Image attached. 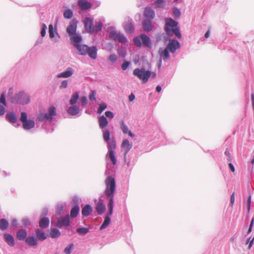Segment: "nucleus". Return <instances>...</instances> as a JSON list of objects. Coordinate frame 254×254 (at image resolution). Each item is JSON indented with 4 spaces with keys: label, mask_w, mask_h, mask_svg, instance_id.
<instances>
[{
    "label": "nucleus",
    "mask_w": 254,
    "mask_h": 254,
    "mask_svg": "<svg viewBox=\"0 0 254 254\" xmlns=\"http://www.w3.org/2000/svg\"><path fill=\"white\" fill-rule=\"evenodd\" d=\"M103 27V24L101 22H98L95 23L93 27V33H97L100 31Z\"/></svg>",
    "instance_id": "32"
},
{
    "label": "nucleus",
    "mask_w": 254,
    "mask_h": 254,
    "mask_svg": "<svg viewBox=\"0 0 254 254\" xmlns=\"http://www.w3.org/2000/svg\"><path fill=\"white\" fill-rule=\"evenodd\" d=\"M76 49L81 55H88L92 59L95 60L97 57V49L95 46L89 47L86 45H80Z\"/></svg>",
    "instance_id": "4"
},
{
    "label": "nucleus",
    "mask_w": 254,
    "mask_h": 254,
    "mask_svg": "<svg viewBox=\"0 0 254 254\" xmlns=\"http://www.w3.org/2000/svg\"><path fill=\"white\" fill-rule=\"evenodd\" d=\"M30 102V97L24 92L21 91L15 95L11 98L12 103H19L21 104H27Z\"/></svg>",
    "instance_id": "6"
},
{
    "label": "nucleus",
    "mask_w": 254,
    "mask_h": 254,
    "mask_svg": "<svg viewBox=\"0 0 254 254\" xmlns=\"http://www.w3.org/2000/svg\"><path fill=\"white\" fill-rule=\"evenodd\" d=\"M79 211V207L78 205H75L70 211V216L72 218H75Z\"/></svg>",
    "instance_id": "30"
},
{
    "label": "nucleus",
    "mask_w": 254,
    "mask_h": 254,
    "mask_svg": "<svg viewBox=\"0 0 254 254\" xmlns=\"http://www.w3.org/2000/svg\"><path fill=\"white\" fill-rule=\"evenodd\" d=\"M50 234L52 238H56L60 236L61 233L58 229L54 228L51 230Z\"/></svg>",
    "instance_id": "34"
},
{
    "label": "nucleus",
    "mask_w": 254,
    "mask_h": 254,
    "mask_svg": "<svg viewBox=\"0 0 254 254\" xmlns=\"http://www.w3.org/2000/svg\"><path fill=\"white\" fill-rule=\"evenodd\" d=\"M105 208V205L102 200L99 199V201L96 203L95 209L98 214L101 215L104 213Z\"/></svg>",
    "instance_id": "11"
},
{
    "label": "nucleus",
    "mask_w": 254,
    "mask_h": 254,
    "mask_svg": "<svg viewBox=\"0 0 254 254\" xmlns=\"http://www.w3.org/2000/svg\"><path fill=\"white\" fill-rule=\"evenodd\" d=\"M105 114L107 117L110 119H113L114 117V114L111 111H106Z\"/></svg>",
    "instance_id": "57"
},
{
    "label": "nucleus",
    "mask_w": 254,
    "mask_h": 254,
    "mask_svg": "<svg viewBox=\"0 0 254 254\" xmlns=\"http://www.w3.org/2000/svg\"><path fill=\"white\" fill-rule=\"evenodd\" d=\"M4 238L5 242L10 246H13L14 245V239L13 236L8 234H5L4 235Z\"/></svg>",
    "instance_id": "18"
},
{
    "label": "nucleus",
    "mask_w": 254,
    "mask_h": 254,
    "mask_svg": "<svg viewBox=\"0 0 254 254\" xmlns=\"http://www.w3.org/2000/svg\"><path fill=\"white\" fill-rule=\"evenodd\" d=\"M110 215H108L107 214L103 224L101 225V226L100 227V230H102V229L106 228L109 225V224H110V221H111V219H110Z\"/></svg>",
    "instance_id": "29"
},
{
    "label": "nucleus",
    "mask_w": 254,
    "mask_h": 254,
    "mask_svg": "<svg viewBox=\"0 0 254 254\" xmlns=\"http://www.w3.org/2000/svg\"><path fill=\"white\" fill-rule=\"evenodd\" d=\"M7 120L12 123H15L17 121L15 114L14 113H8L6 115Z\"/></svg>",
    "instance_id": "28"
},
{
    "label": "nucleus",
    "mask_w": 254,
    "mask_h": 254,
    "mask_svg": "<svg viewBox=\"0 0 254 254\" xmlns=\"http://www.w3.org/2000/svg\"><path fill=\"white\" fill-rule=\"evenodd\" d=\"M254 236L253 238H252L251 237L248 239L247 244L249 243V249H251V248L252 247L253 242H254Z\"/></svg>",
    "instance_id": "55"
},
{
    "label": "nucleus",
    "mask_w": 254,
    "mask_h": 254,
    "mask_svg": "<svg viewBox=\"0 0 254 254\" xmlns=\"http://www.w3.org/2000/svg\"><path fill=\"white\" fill-rule=\"evenodd\" d=\"M121 147L125 150V154L124 156L126 157L129 152V151L132 148V144L129 143L128 140L127 139H124L122 143Z\"/></svg>",
    "instance_id": "13"
},
{
    "label": "nucleus",
    "mask_w": 254,
    "mask_h": 254,
    "mask_svg": "<svg viewBox=\"0 0 254 254\" xmlns=\"http://www.w3.org/2000/svg\"><path fill=\"white\" fill-rule=\"evenodd\" d=\"M27 236V232L25 230L21 229L17 233V238L19 240H24Z\"/></svg>",
    "instance_id": "27"
},
{
    "label": "nucleus",
    "mask_w": 254,
    "mask_h": 254,
    "mask_svg": "<svg viewBox=\"0 0 254 254\" xmlns=\"http://www.w3.org/2000/svg\"><path fill=\"white\" fill-rule=\"evenodd\" d=\"M92 211V207L89 204H86L82 209L81 213L84 216H87Z\"/></svg>",
    "instance_id": "17"
},
{
    "label": "nucleus",
    "mask_w": 254,
    "mask_h": 254,
    "mask_svg": "<svg viewBox=\"0 0 254 254\" xmlns=\"http://www.w3.org/2000/svg\"><path fill=\"white\" fill-rule=\"evenodd\" d=\"M110 132L109 130H106L103 132V138L106 141H108L110 138Z\"/></svg>",
    "instance_id": "50"
},
{
    "label": "nucleus",
    "mask_w": 254,
    "mask_h": 254,
    "mask_svg": "<svg viewBox=\"0 0 254 254\" xmlns=\"http://www.w3.org/2000/svg\"><path fill=\"white\" fill-rule=\"evenodd\" d=\"M135 99V96L133 93H131L128 96V100L129 102H132Z\"/></svg>",
    "instance_id": "62"
},
{
    "label": "nucleus",
    "mask_w": 254,
    "mask_h": 254,
    "mask_svg": "<svg viewBox=\"0 0 254 254\" xmlns=\"http://www.w3.org/2000/svg\"><path fill=\"white\" fill-rule=\"evenodd\" d=\"M87 98L86 96H81L79 99V102L81 106H85L87 104Z\"/></svg>",
    "instance_id": "43"
},
{
    "label": "nucleus",
    "mask_w": 254,
    "mask_h": 254,
    "mask_svg": "<svg viewBox=\"0 0 254 254\" xmlns=\"http://www.w3.org/2000/svg\"><path fill=\"white\" fill-rule=\"evenodd\" d=\"M79 108L76 105H73L69 107L67 110V112L69 114L74 116L77 114L79 112Z\"/></svg>",
    "instance_id": "20"
},
{
    "label": "nucleus",
    "mask_w": 254,
    "mask_h": 254,
    "mask_svg": "<svg viewBox=\"0 0 254 254\" xmlns=\"http://www.w3.org/2000/svg\"><path fill=\"white\" fill-rule=\"evenodd\" d=\"M154 5L156 7H163L165 5V1L163 0H156L154 2Z\"/></svg>",
    "instance_id": "42"
},
{
    "label": "nucleus",
    "mask_w": 254,
    "mask_h": 254,
    "mask_svg": "<svg viewBox=\"0 0 254 254\" xmlns=\"http://www.w3.org/2000/svg\"><path fill=\"white\" fill-rule=\"evenodd\" d=\"M121 129L124 133L127 134L129 130L128 127L126 125L124 122H122L121 126Z\"/></svg>",
    "instance_id": "46"
},
{
    "label": "nucleus",
    "mask_w": 254,
    "mask_h": 254,
    "mask_svg": "<svg viewBox=\"0 0 254 254\" xmlns=\"http://www.w3.org/2000/svg\"><path fill=\"white\" fill-rule=\"evenodd\" d=\"M95 95H96V92L95 91H93V90L91 91L90 92L89 95V99L91 101H95L96 100Z\"/></svg>",
    "instance_id": "52"
},
{
    "label": "nucleus",
    "mask_w": 254,
    "mask_h": 254,
    "mask_svg": "<svg viewBox=\"0 0 254 254\" xmlns=\"http://www.w3.org/2000/svg\"><path fill=\"white\" fill-rule=\"evenodd\" d=\"M107 107V105L105 103H101L99 105V108L97 110V113L98 114H101L102 112L105 110Z\"/></svg>",
    "instance_id": "40"
},
{
    "label": "nucleus",
    "mask_w": 254,
    "mask_h": 254,
    "mask_svg": "<svg viewBox=\"0 0 254 254\" xmlns=\"http://www.w3.org/2000/svg\"><path fill=\"white\" fill-rule=\"evenodd\" d=\"M35 233L37 236V238L39 240L43 241L47 238L46 234L39 229H37L35 230Z\"/></svg>",
    "instance_id": "22"
},
{
    "label": "nucleus",
    "mask_w": 254,
    "mask_h": 254,
    "mask_svg": "<svg viewBox=\"0 0 254 254\" xmlns=\"http://www.w3.org/2000/svg\"><path fill=\"white\" fill-rule=\"evenodd\" d=\"M117 41L122 43H125L127 42V39L123 34L120 33Z\"/></svg>",
    "instance_id": "47"
},
{
    "label": "nucleus",
    "mask_w": 254,
    "mask_h": 254,
    "mask_svg": "<svg viewBox=\"0 0 254 254\" xmlns=\"http://www.w3.org/2000/svg\"><path fill=\"white\" fill-rule=\"evenodd\" d=\"M134 41V44L138 46V47H140L141 46V39L140 38V37H136L133 40Z\"/></svg>",
    "instance_id": "51"
},
{
    "label": "nucleus",
    "mask_w": 254,
    "mask_h": 254,
    "mask_svg": "<svg viewBox=\"0 0 254 254\" xmlns=\"http://www.w3.org/2000/svg\"><path fill=\"white\" fill-rule=\"evenodd\" d=\"M140 38L143 44L148 47H151V43L150 42V39L149 37L146 36L145 34H141L140 35Z\"/></svg>",
    "instance_id": "21"
},
{
    "label": "nucleus",
    "mask_w": 254,
    "mask_h": 254,
    "mask_svg": "<svg viewBox=\"0 0 254 254\" xmlns=\"http://www.w3.org/2000/svg\"><path fill=\"white\" fill-rule=\"evenodd\" d=\"M49 36L51 38H53L54 37L55 35L54 33V29L53 26L52 24H50L49 26Z\"/></svg>",
    "instance_id": "48"
},
{
    "label": "nucleus",
    "mask_w": 254,
    "mask_h": 254,
    "mask_svg": "<svg viewBox=\"0 0 254 254\" xmlns=\"http://www.w3.org/2000/svg\"><path fill=\"white\" fill-rule=\"evenodd\" d=\"M26 243L29 246H36L37 242L34 237H28L25 239Z\"/></svg>",
    "instance_id": "24"
},
{
    "label": "nucleus",
    "mask_w": 254,
    "mask_h": 254,
    "mask_svg": "<svg viewBox=\"0 0 254 254\" xmlns=\"http://www.w3.org/2000/svg\"><path fill=\"white\" fill-rule=\"evenodd\" d=\"M164 29L168 35L172 36L173 34H175L178 38H181L180 29L178 27V23L172 18H167L166 19Z\"/></svg>",
    "instance_id": "3"
},
{
    "label": "nucleus",
    "mask_w": 254,
    "mask_h": 254,
    "mask_svg": "<svg viewBox=\"0 0 254 254\" xmlns=\"http://www.w3.org/2000/svg\"><path fill=\"white\" fill-rule=\"evenodd\" d=\"M173 14L175 17L179 18L180 16L181 13L178 8H174L173 9Z\"/></svg>",
    "instance_id": "53"
},
{
    "label": "nucleus",
    "mask_w": 254,
    "mask_h": 254,
    "mask_svg": "<svg viewBox=\"0 0 254 254\" xmlns=\"http://www.w3.org/2000/svg\"><path fill=\"white\" fill-rule=\"evenodd\" d=\"M72 43L74 47H77L79 45H81L80 43L81 42L82 38L79 35H74L72 38Z\"/></svg>",
    "instance_id": "25"
},
{
    "label": "nucleus",
    "mask_w": 254,
    "mask_h": 254,
    "mask_svg": "<svg viewBox=\"0 0 254 254\" xmlns=\"http://www.w3.org/2000/svg\"><path fill=\"white\" fill-rule=\"evenodd\" d=\"M0 102L3 104V106H6V103L5 99V96L4 93H2L1 94L0 97Z\"/></svg>",
    "instance_id": "54"
},
{
    "label": "nucleus",
    "mask_w": 254,
    "mask_h": 254,
    "mask_svg": "<svg viewBox=\"0 0 254 254\" xmlns=\"http://www.w3.org/2000/svg\"><path fill=\"white\" fill-rule=\"evenodd\" d=\"M56 115V109L54 106L49 108L48 113L47 114L41 113L38 117V119L40 122L52 120L53 117Z\"/></svg>",
    "instance_id": "7"
},
{
    "label": "nucleus",
    "mask_w": 254,
    "mask_h": 254,
    "mask_svg": "<svg viewBox=\"0 0 254 254\" xmlns=\"http://www.w3.org/2000/svg\"><path fill=\"white\" fill-rule=\"evenodd\" d=\"M73 74L72 70L71 68L68 69L66 71L63 72L57 75V77L59 78L63 77V78H67L71 76Z\"/></svg>",
    "instance_id": "26"
},
{
    "label": "nucleus",
    "mask_w": 254,
    "mask_h": 254,
    "mask_svg": "<svg viewBox=\"0 0 254 254\" xmlns=\"http://www.w3.org/2000/svg\"><path fill=\"white\" fill-rule=\"evenodd\" d=\"M5 112L4 106L0 105V116L4 114Z\"/></svg>",
    "instance_id": "61"
},
{
    "label": "nucleus",
    "mask_w": 254,
    "mask_h": 254,
    "mask_svg": "<svg viewBox=\"0 0 254 254\" xmlns=\"http://www.w3.org/2000/svg\"><path fill=\"white\" fill-rule=\"evenodd\" d=\"M8 223L6 219H1L0 220V229L1 230H5L8 228Z\"/></svg>",
    "instance_id": "33"
},
{
    "label": "nucleus",
    "mask_w": 254,
    "mask_h": 254,
    "mask_svg": "<svg viewBox=\"0 0 254 254\" xmlns=\"http://www.w3.org/2000/svg\"><path fill=\"white\" fill-rule=\"evenodd\" d=\"M120 34V33H118L117 32L115 31H112L110 33L109 38L111 39L115 40V41H117Z\"/></svg>",
    "instance_id": "38"
},
{
    "label": "nucleus",
    "mask_w": 254,
    "mask_h": 254,
    "mask_svg": "<svg viewBox=\"0 0 254 254\" xmlns=\"http://www.w3.org/2000/svg\"><path fill=\"white\" fill-rule=\"evenodd\" d=\"M107 155L109 156L110 159L112 162L113 165H115L117 163V160L115 157V151H110L108 152Z\"/></svg>",
    "instance_id": "35"
},
{
    "label": "nucleus",
    "mask_w": 254,
    "mask_h": 254,
    "mask_svg": "<svg viewBox=\"0 0 254 254\" xmlns=\"http://www.w3.org/2000/svg\"><path fill=\"white\" fill-rule=\"evenodd\" d=\"M229 167L230 169L231 170V171L232 172H233V173L235 172V167L232 163H229Z\"/></svg>",
    "instance_id": "64"
},
{
    "label": "nucleus",
    "mask_w": 254,
    "mask_h": 254,
    "mask_svg": "<svg viewBox=\"0 0 254 254\" xmlns=\"http://www.w3.org/2000/svg\"><path fill=\"white\" fill-rule=\"evenodd\" d=\"M89 231V229L87 228H79L77 229V232L81 235H84Z\"/></svg>",
    "instance_id": "39"
},
{
    "label": "nucleus",
    "mask_w": 254,
    "mask_h": 254,
    "mask_svg": "<svg viewBox=\"0 0 254 254\" xmlns=\"http://www.w3.org/2000/svg\"><path fill=\"white\" fill-rule=\"evenodd\" d=\"M142 26L144 31L146 32H149L151 31L153 28V25L151 22L148 20H145L143 21Z\"/></svg>",
    "instance_id": "19"
},
{
    "label": "nucleus",
    "mask_w": 254,
    "mask_h": 254,
    "mask_svg": "<svg viewBox=\"0 0 254 254\" xmlns=\"http://www.w3.org/2000/svg\"><path fill=\"white\" fill-rule=\"evenodd\" d=\"M73 246V244L71 243L68 246L66 247L64 250V253L66 254H70Z\"/></svg>",
    "instance_id": "45"
},
{
    "label": "nucleus",
    "mask_w": 254,
    "mask_h": 254,
    "mask_svg": "<svg viewBox=\"0 0 254 254\" xmlns=\"http://www.w3.org/2000/svg\"><path fill=\"white\" fill-rule=\"evenodd\" d=\"M84 25L85 30L87 32L93 34V21L91 18L89 17H86L83 21Z\"/></svg>",
    "instance_id": "8"
},
{
    "label": "nucleus",
    "mask_w": 254,
    "mask_h": 254,
    "mask_svg": "<svg viewBox=\"0 0 254 254\" xmlns=\"http://www.w3.org/2000/svg\"><path fill=\"white\" fill-rule=\"evenodd\" d=\"M251 203V196L250 195V196H249L248 201H247L248 208L249 211L250 209Z\"/></svg>",
    "instance_id": "63"
},
{
    "label": "nucleus",
    "mask_w": 254,
    "mask_h": 254,
    "mask_svg": "<svg viewBox=\"0 0 254 254\" xmlns=\"http://www.w3.org/2000/svg\"><path fill=\"white\" fill-rule=\"evenodd\" d=\"M27 120H28L27 114L25 112H22L21 113L20 121L22 123H23L24 122H26Z\"/></svg>",
    "instance_id": "49"
},
{
    "label": "nucleus",
    "mask_w": 254,
    "mask_h": 254,
    "mask_svg": "<svg viewBox=\"0 0 254 254\" xmlns=\"http://www.w3.org/2000/svg\"><path fill=\"white\" fill-rule=\"evenodd\" d=\"M78 5L81 10H86L92 6V4L87 0H78Z\"/></svg>",
    "instance_id": "12"
},
{
    "label": "nucleus",
    "mask_w": 254,
    "mask_h": 254,
    "mask_svg": "<svg viewBox=\"0 0 254 254\" xmlns=\"http://www.w3.org/2000/svg\"><path fill=\"white\" fill-rule=\"evenodd\" d=\"M116 147V144L115 141L112 140L111 142L108 143V151H114Z\"/></svg>",
    "instance_id": "41"
},
{
    "label": "nucleus",
    "mask_w": 254,
    "mask_h": 254,
    "mask_svg": "<svg viewBox=\"0 0 254 254\" xmlns=\"http://www.w3.org/2000/svg\"><path fill=\"white\" fill-rule=\"evenodd\" d=\"M64 16L67 19H70L73 16V12L70 9H66L64 12Z\"/></svg>",
    "instance_id": "37"
},
{
    "label": "nucleus",
    "mask_w": 254,
    "mask_h": 254,
    "mask_svg": "<svg viewBox=\"0 0 254 254\" xmlns=\"http://www.w3.org/2000/svg\"><path fill=\"white\" fill-rule=\"evenodd\" d=\"M69 224V217L67 215L65 217L60 218L57 224V226L58 227H62L63 226H67Z\"/></svg>",
    "instance_id": "10"
},
{
    "label": "nucleus",
    "mask_w": 254,
    "mask_h": 254,
    "mask_svg": "<svg viewBox=\"0 0 254 254\" xmlns=\"http://www.w3.org/2000/svg\"><path fill=\"white\" fill-rule=\"evenodd\" d=\"M49 219L48 218L43 217L39 221V226L42 228H46L49 226Z\"/></svg>",
    "instance_id": "23"
},
{
    "label": "nucleus",
    "mask_w": 254,
    "mask_h": 254,
    "mask_svg": "<svg viewBox=\"0 0 254 254\" xmlns=\"http://www.w3.org/2000/svg\"><path fill=\"white\" fill-rule=\"evenodd\" d=\"M67 85V81L66 80H63L60 86L61 88H65Z\"/></svg>",
    "instance_id": "58"
},
{
    "label": "nucleus",
    "mask_w": 254,
    "mask_h": 254,
    "mask_svg": "<svg viewBox=\"0 0 254 254\" xmlns=\"http://www.w3.org/2000/svg\"><path fill=\"white\" fill-rule=\"evenodd\" d=\"M180 48L179 42L175 39H170L166 47L164 49H160L159 53L161 56L163 57L164 60H167L169 57V51L172 53Z\"/></svg>",
    "instance_id": "2"
},
{
    "label": "nucleus",
    "mask_w": 254,
    "mask_h": 254,
    "mask_svg": "<svg viewBox=\"0 0 254 254\" xmlns=\"http://www.w3.org/2000/svg\"><path fill=\"white\" fill-rule=\"evenodd\" d=\"M225 154L228 156V160L230 161H231L232 160V157H231V153H230L229 151L227 149L225 152H224Z\"/></svg>",
    "instance_id": "59"
},
{
    "label": "nucleus",
    "mask_w": 254,
    "mask_h": 254,
    "mask_svg": "<svg viewBox=\"0 0 254 254\" xmlns=\"http://www.w3.org/2000/svg\"><path fill=\"white\" fill-rule=\"evenodd\" d=\"M129 65V63L128 62H124L122 64V69L123 70H126L127 67H128Z\"/></svg>",
    "instance_id": "56"
},
{
    "label": "nucleus",
    "mask_w": 254,
    "mask_h": 254,
    "mask_svg": "<svg viewBox=\"0 0 254 254\" xmlns=\"http://www.w3.org/2000/svg\"><path fill=\"white\" fill-rule=\"evenodd\" d=\"M99 126L100 128L103 129L106 127L108 124L107 118L104 116H101L98 119Z\"/></svg>",
    "instance_id": "15"
},
{
    "label": "nucleus",
    "mask_w": 254,
    "mask_h": 254,
    "mask_svg": "<svg viewBox=\"0 0 254 254\" xmlns=\"http://www.w3.org/2000/svg\"><path fill=\"white\" fill-rule=\"evenodd\" d=\"M79 98V95L77 92L74 93L72 96H71V98L69 101V103L71 105H74L75 104Z\"/></svg>",
    "instance_id": "36"
},
{
    "label": "nucleus",
    "mask_w": 254,
    "mask_h": 254,
    "mask_svg": "<svg viewBox=\"0 0 254 254\" xmlns=\"http://www.w3.org/2000/svg\"><path fill=\"white\" fill-rule=\"evenodd\" d=\"M234 201H235V192H233L232 194H231V200H230V202H231V204L232 206L234 204Z\"/></svg>",
    "instance_id": "60"
},
{
    "label": "nucleus",
    "mask_w": 254,
    "mask_h": 254,
    "mask_svg": "<svg viewBox=\"0 0 254 254\" xmlns=\"http://www.w3.org/2000/svg\"><path fill=\"white\" fill-rule=\"evenodd\" d=\"M144 16L146 18L153 19L155 16L154 11L150 7L145 8Z\"/></svg>",
    "instance_id": "16"
},
{
    "label": "nucleus",
    "mask_w": 254,
    "mask_h": 254,
    "mask_svg": "<svg viewBox=\"0 0 254 254\" xmlns=\"http://www.w3.org/2000/svg\"><path fill=\"white\" fill-rule=\"evenodd\" d=\"M23 127L26 130H29L33 128L35 126V122L32 120H28L22 123Z\"/></svg>",
    "instance_id": "14"
},
{
    "label": "nucleus",
    "mask_w": 254,
    "mask_h": 254,
    "mask_svg": "<svg viewBox=\"0 0 254 254\" xmlns=\"http://www.w3.org/2000/svg\"><path fill=\"white\" fill-rule=\"evenodd\" d=\"M118 59V57L116 54H112L109 57V60L112 64L115 63Z\"/></svg>",
    "instance_id": "44"
},
{
    "label": "nucleus",
    "mask_w": 254,
    "mask_h": 254,
    "mask_svg": "<svg viewBox=\"0 0 254 254\" xmlns=\"http://www.w3.org/2000/svg\"><path fill=\"white\" fill-rule=\"evenodd\" d=\"M77 20L73 19L66 29V32L69 35H73L76 32L77 28Z\"/></svg>",
    "instance_id": "9"
},
{
    "label": "nucleus",
    "mask_w": 254,
    "mask_h": 254,
    "mask_svg": "<svg viewBox=\"0 0 254 254\" xmlns=\"http://www.w3.org/2000/svg\"><path fill=\"white\" fill-rule=\"evenodd\" d=\"M106 189L105 194L108 200V207L109 208L108 215H112L114 207V197L116 191V182L115 179L112 176H109L105 180Z\"/></svg>",
    "instance_id": "1"
},
{
    "label": "nucleus",
    "mask_w": 254,
    "mask_h": 254,
    "mask_svg": "<svg viewBox=\"0 0 254 254\" xmlns=\"http://www.w3.org/2000/svg\"><path fill=\"white\" fill-rule=\"evenodd\" d=\"M133 74L141 80L143 83H145L151 76V72L145 70L144 68H135L133 71Z\"/></svg>",
    "instance_id": "5"
},
{
    "label": "nucleus",
    "mask_w": 254,
    "mask_h": 254,
    "mask_svg": "<svg viewBox=\"0 0 254 254\" xmlns=\"http://www.w3.org/2000/svg\"><path fill=\"white\" fill-rule=\"evenodd\" d=\"M125 30L127 32L131 33H133L134 28L132 23L128 21L125 25Z\"/></svg>",
    "instance_id": "31"
}]
</instances>
